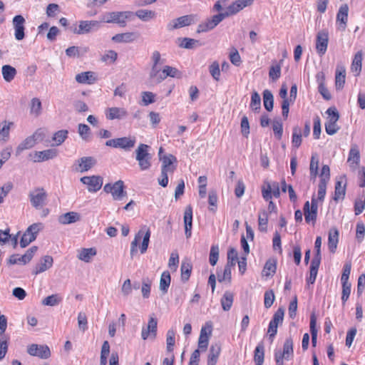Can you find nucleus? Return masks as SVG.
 Returning a JSON list of instances; mask_svg holds the SVG:
<instances>
[{
  "label": "nucleus",
  "mask_w": 365,
  "mask_h": 365,
  "mask_svg": "<svg viewBox=\"0 0 365 365\" xmlns=\"http://www.w3.org/2000/svg\"><path fill=\"white\" fill-rule=\"evenodd\" d=\"M317 317L314 313H312L310 316V333L312 335V344L313 346H316L317 340Z\"/></svg>",
  "instance_id": "nucleus-42"
},
{
  "label": "nucleus",
  "mask_w": 365,
  "mask_h": 365,
  "mask_svg": "<svg viewBox=\"0 0 365 365\" xmlns=\"http://www.w3.org/2000/svg\"><path fill=\"white\" fill-rule=\"evenodd\" d=\"M302 141V130L299 126H294L292 129V143L295 148H299Z\"/></svg>",
  "instance_id": "nucleus-51"
},
{
  "label": "nucleus",
  "mask_w": 365,
  "mask_h": 365,
  "mask_svg": "<svg viewBox=\"0 0 365 365\" xmlns=\"http://www.w3.org/2000/svg\"><path fill=\"white\" fill-rule=\"evenodd\" d=\"M317 81L319 82V87H318V90H319V92L320 93V94L323 96V98L325 99V100H330L331 98V96L329 93V91H328V89L326 88L324 83V75L323 73H318L317 74Z\"/></svg>",
  "instance_id": "nucleus-34"
},
{
  "label": "nucleus",
  "mask_w": 365,
  "mask_h": 365,
  "mask_svg": "<svg viewBox=\"0 0 365 365\" xmlns=\"http://www.w3.org/2000/svg\"><path fill=\"white\" fill-rule=\"evenodd\" d=\"M194 22V16L192 15H185L170 21L167 24V29L173 31L184 26L191 25Z\"/></svg>",
  "instance_id": "nucleus-12"
},
{
  "label": "nucleus",
  "mask_w": 365,
  "mask_h": 365,
  "mask_svg": "<svg viewBox=\"0 0 365 365\" xmlns=\"http://www.w3.org/2000/svg\"><path fill=\"white\" fill-rule=\"evenodd\" d=\"M272 129L277 139L281 140L283 134V124L280 118H275L273 120Z\"/></svg>",
  "instance_id": "nucleus-54"
},
{
  "label": "nucleus",
  "mask_w": 365,
  "mask_h": 365,
  "mask_svg": "<svg viewBox=\"0 0 365 365\" xmlns=\"http://www.w3.org/2000/svg\"><path fill=\"white\" fill-rule=\"evenodd\" d=\"M43 228V225L41 222L31 225L23 234L20 240V246L22 248L27 247L31 242L36 239L38 233Z\"/></svg>",
  "instance_id": "nucleus-4"
},
{
  "label": "nucleus",
  "mask_w": 365,
  "mask_h": 365,
  "mask_svg": "<svg viewBox=\"0 0 365 365\" xmlns=\"http://www.w3.org/2000/svg\"><path fill=\"white\" fill-rule=\"evenodd\" d=\"M28 353L31 356H36L41 359H47L51 355V351L47 346L31 344L28 348Z\"/></svg>",
  "instance_id": "nucleus-17"
},
{
  "label": "nucleus",
  "mask_w": 365,
  "mask_h": 365,
  "mask_svg": "<svg viewBox=\"0 0 365 365\" xmlns=\"http://www.w3.org/2000/svg\"><path fill=\"white\" fill-rule=\"evenodd\" d=\"M329 42V34L325 30L317 33L316 38V50L318 54L322 56L325 54Z\"/></svg>",
  "instance_id": "nucleus-13"
},
{
  "label": "nucleus",
  "mask_w": 365,
  "mask_h": 365,
  "mask_svg": "<svg viewBox=\"0 0 365 365\" xmlns=\"http://www.w3.org/2000/svg\"><path fill=\"white\" fill-rule=\"evenodd\" d=\"M262 195L266 201L271 200L272 196L278 198L280 196L279 183L273 182L271 184L268 181H264V185L262 187Z\"/></svg>",
  "instance_id": "nucleus-7"
},
{
  "label": "nucleus",
  "mask_w": 365,
  "mask_h": 365,
  "mask_svg": "<svg viewBox=\"0 0 365 365\" xmlns=\"http://www.w3.org/2000/svg\"><path fill=\"white\" fill-rule=\"evenodd\" d=\"M294 356L293 340L291 336L287 338L283 345V351H277L274 354L277 365H284L283 359L289 360Z\"/></svg>",
  "instance_id": "nucleus-5"
},
{
  "label": "nucleus",
  "mask_w": 365,
  "mask_h": 365,
  "mask_svg": "<svg viewBox=\"0 0 365 365\" xmlns=\"http://www.w3.org/2000/svg\"><path fill=\"white\" fill-rule=\"evenodd\" d=\"M150 148L149 145L140 143L135 150V159L141 170H147L151 166L152 155L149 153Z\"/></svg>",
  "instance_id": "nucleus-2"
},
{
  "label": "nucleus",
  "mask_w": 365,
  "mask_h": 365,
  "mask_svg": "<svg viewBox=\"0 0 365 365\" xmlns=\"http://www.w3.org/2000/svg\"><path fill=\"white\" fill-rule=\"evenodd\" d=\"M221 351V346L219 344H212L209 350L207 357V365H215Z\"/></svg>",
  "instance_id": "nucleus-30"
},
{
  "label": "nucleus",
  "mask_w": 365,
  "mask_h": 365,
  "mask_svg": "<svg viewBox=\"0 0 365 365\" xmlns=\"http://www.w3.org/2000/svg\"><path fill=\"white\" fill-rule=\"evenodd\" d=\"M28 257L24 256V255L19 256L17 254H14L9 257V258L7 260V264L9 265H13L16 264H26L28 262H29L27 259Z\"/></svg>",
  "instance_id": "nucleus-55"
},
{
  "label": "nucleus",
  "mask_w": 365,
  "mask_h": 365,
  "mask_svg": "<svg viewBox=\"0 0 365 365\" xmlns=\"http://www.w3.org/2000/svg\"><path fill=\"white\" fill-rule=\"evenodd\" d=\"M151 281L149 278H143L142 281L141 292L143 297L145 299L148 298L150 294Z\"/></svg>",
  "instance_id": "nucleus-63"
},
{
  "label": "nucleus",
  "mask_w": 365,
  "mask_h": 365,
  "mask_svg": "<svg viewBox=\"0 0 365 365\" xmlns=\"http://www.w3.org/2000/svg\"><path fill=\"white\" fill-rule=\"evenodd\" d=\"M53 259L51 256L46 255L42 257L40 262L36 265L32 273L34 275H37L40 273H42L49 268H51L53 265Z\"/></svg>",
  "instance_id": "nucleus-20"
},
{
  "label": "nucleus",
  "mask_w": 365,
  "mask_h": 365,
  "mask_svg": "<svg viewBox=\"0 0 365 365\" xmlns=\"http://www.w3.org/2000/svg\"><path fill=\"white\" fill-rule=\"evenodd\" d=\"M76 81L82 84H93L97 78L95 76V73L92 71H86L78 73L75 77Z\"/></svg>",
  "instance_id": "nucleus-26"
},
{
  "label": "nucleus",
  "mask_w": 365,
  "mask_h": 365,
  "mask_svg": "<svg viewBox=\"0 0 365 365\" xmlns=\"http://www.w3.org/2000/svg\"><path fill=\"white\" fill-rule=\"evenodd\" d=\"M349 6L346 4L341 5L336 14V25L339 31H345L348 21Z\"/></svg>",
  "instance_id": "nucleus-15"
},
{
  "label": "nucleus",
  "mask_w": 365,
  "mask_h": 365,
  "mask_svg": "<svg viewBox=\"0 0 365 365\" xmlns=\"http://www.w3.org/2000/svg\"><path fill=\"white\" fill-rule=\"evenodd\" d=\"M81 182L88 185L90 192L98 191L103 185V178L99 175L84 176L80 179Z\"/></svg>",
  "instance_id": "nucleus-11"
},
{
  "label": "nucleus",
  "mask_w": 365,
  "mask_h": 365,
  "mask_svg": "<svg viewBox=\"0 0 365 365\" xmlns=\"http://www.w3.org/2000/svg\"><path fill=\"white\" fill-rule=\"evenodd\" d=\"M343 178L337 180L335 184L334 200L337 202L341 199H344L346 194V183L343 184Z\"/></svg>",
  "instance_id": "nucleus-33"
},
{
  "label": "nucleus",
  "mask_w": 365,
  "mask_h": 365,
  "mask_svg": "<svg viewBox=\"0 0 365 365\" xmlns=\"http://www.w3.org/2000/svg\"><path fill=\"white\" fill-rule=\"evenodd\" d=\"M342 284V293H341V301L344 305L346 301L349 299L351 294V283L349 282H341Z\"/></svg>",
  "instance_id": "nucleus-62"
},
{
  "label": "nucleus",
  "mask_w": 365,
  "mask_h": 365,
  "mask_svg": "<svg viewBox=\"0 0 365 365\" xmlns=\"http://www.w3.org/2000/svg\"><path fill=\"white\" fill-rule=\"evenodd\" d=\"M31 204L38 210L46 205L47 194L43 188H37L29 193Z\"/></svg>",
  "instance_id": "nucleus-8"
},
{
  "label": "nucleus",
  "mask_w": 365,
  "mask_h": 365,
  "mask_svg": "<svg viewBox=\"0 0 365 365\" xmlns=\"http://www.w3.org/2000/svg\"><path fill=\"white\" fill-rule=\"evenodd\" d=\"M100 23L97 21H81L78 28L75 27L73 32L77 34H84L91 31L93 28L98 29Z\"/></svg>",
  "instance_id": "nucleus-18"
},
{
  "label": "nucleus",
  "mask_w": 365,
  "mask_h": 365,
  "mask_svg": "<svg viewBox=\"0 0 365 365\" xmlns=\"http://www.w3.org/2000/svg\"><path fill=\"white\" fill-rule=\"evenodd\" d=\"M25 22L26 20L21 15H16L13 19L12 23L14 29V36L18 41H21L25 37Z\"/></svg>",
  "instance_id": "nucleus-14"
},
{
  "label": "nucleus",
  "mask_w": 365,
  "mask_h": 365,
  "mask_svg": "<svg viewBox=\"0 0 365 365\" xmlns=\"http://www.w3.org/2000/svg\"><path fill=\"white\" fill-rule=\"evenodd\" d=\"M1 72L4 79L6 82H11L16 75V70L10 65H4L1 68Z\"/></svg>",
  "instance_id": "nucleus-37"
},
{
  "label": "nucleus",
  "mask_w": 365,
  "mask_h": 365,
  "mask_svg": "<svg viewBox=\"0 0 365 365\" xmlns=\"http://www.w3.org/2000/svg\"><path fill=\"white\" fill-rule=\"evenodd\" d=\"M57 155L58 151L54 148H50L43 151H35L33 155V161L34 163H41L53 159Z\"/></svg>",
  "instance_id": "nucleus-16"
},
{
  "label": "nucleus",
  "mask_w": 365,
  "mask_h": 365,
  "mask_svg": "<svg viewBox=\"0 0 365 365\" xmlns=\"http://www.w3.org/2000/svg\"><path fill=\"white\" fill-rule=\"evenodd\" d=\"M209 343L208 336L204 328H202L198 339V349L205 351L207 349Z\"/></svg>",
  "instance_id": "nucleus-57"
},
{
  "label": "nucleus",
  "mask_w": 365,
  "mask_h": 365,
  "mask_svg": "<svg viewBox=\"0 0 365 365\" xmlns=\"http://www.w3.org/2000/svg\"><path fill=\"white\" fill-rule=\"evenodd\" d=\"M234 296L232 292L226 291L222 297L221 298L220 302L222 307L224 311H229L233 303Z\"/></svg>",
  "instance_id": "nucleus-40"
},
{
  "label": "nucleus",
  "mask_w": 365,
  "mask_h": 365,
  "mask_svg": "<svg viewBox=\"0 0 365 365\" xmlns=\"http://www.w3.org/2000/svg\"><path fill=\"white\" fill-rule=\"evenodd\" d=\"M13 125L11 122L4 121L0 123V140L6 141L9 137V131L11 125Z\"/></svg>",
  "instance_id": "nucleus-49"
},
{
  "label": "nucleus",
  "mask_w": 365,
  "mask_h": 365,
  "mask_svg": "<svg viewBox=\"0 0 365 365\" xmlns=\"http://www.w3.org/2000/svg\"><path fill=\"white\" fill-rule=\"evenodd\" d=\"M132 15L130 11H113L106 15L104 21L106 23H115L120 26H125V20Z\"/></svg>",
  "instance_id": "nucleus-10"
},
{
  "label": "nucleus",
  "mask_w": 365,
  "mask_h": 365,
  "mask_svg": "<svg viewBox=\"0 0 365 365\" xmlns=\"http://www.w3.org/2000/svg\"><path fill=\"white\" fill-rule=\"evenodd\" d=\"M138 38V34L135 32L118 34L112 37V40L116 43H130Z\"/></svg>",
  "instance_id": "nucleus-25"
},
{
  "label": "nucleus",
  "mask_w": 365,
  "mask_h": 365,
  "mask_svg": "<svg viewBox=\"0 0 365 365\" xmlns=\"http://www.w3.org/2000/svg\"><path fill=\"white\" fill-rule=\"evenodd\" d=\"M230 16L227 11L224 13H220L214 15L210 19H208L205 24H200L197 29V33L205 32L213 29L217 26L225 18Z\"/></svg>",
  "instance_id": "nucleus-9"
},
{
  "label": "nucleus",
  "mask_w": 365,
  "mask_h": 365,
  "mask_svg": "<svg viewBox=\"0 0 365 365\" xmlns=\"http://www.w3.org/2000/svg\"><path fill=\"white\" fill-rule=\"evenodd\" d=\"M160 160L163 161V165L161 167L162 170H166L171 172H173L175 168H170V165L173 164L174 161H176V158L173 155H169L168 156H164L163 158H160Z\"/></svg>",
  "instance_id": "nucleus-59"
},
{
  "label": "nucleus",
  "mask_w": 365,
  "mask_h": 365,
  "mask_svg": "<svg viewBox=\"0 0 365 365\" xmlns=\"http://www.w3.org/2000/svg\"><path fill=\"white\" fill-rule=\"evenodd\" d=\"M365 237V225L363 222L359 221L356 225V240L358 243H361Z\"/></svg>",
  "instance_id": "nucleus-58"
},
{
  "label": "nucleus",
  "mask_w": 365,
  "mask_h": 365,
  "mask_svg": "<svg viewBox=\"0 0 365 365\" xmlns=\"http://www.w3.org/2000/svg\"><path fill=\"white\" fill-rule=\"evenodd\" d=\"M62 301V297L58 294H51L42 300V304L45 306H56Z\"/></svg>",
  "instance_id": "nucleus-52"
},
{
  "label": "nucleus",
  "mask_w": 365,
  "mask_h": 365,
  "mask_svg": "<svg viewBox=\"0 0 365 365\" xmlns=\"http://www.w3.org/2000/svg\"><path fill=\"white\" fill-rule=\"evenodd\" d=\"M96 255V250L95 248H83L79 252L78 257L85 262H90Z\"/></svg>",
  "instance_id": "nucleus-38"
},
{
  "label": "nucleus",
  "mask_w": 365,
  "mask_h": 365,
  "mask_svg": "<svg viewBox=\"0 0 365 365\" xmlns=\"http://www.w3.org/2000/svg\"><path fill=\"white\" fill-rule=\"evenodd\" d=\"M67 130H61L56 132L52 138L53 140L55 141L56 145H61L68 137Z\"/></svg>",
  "instance_id": "nucleus-60"
},
{
  "label": "nucleus",
  "mask_w": 365,
  "mask_h": 365,
  "mask_svg": "<svg viewBox=\"0 0 365 365\" xmlns=\"http://www.w3.org/2000/svg\"><path fill=\"white\" fill-rule=\"evenodd\" d=\"M250 108L255 112H259L261 109V98L259 93L254 91L251 96Z\"/></svg>",
  "instance_id": "nucleus-50"
},
{
  "label": "nucleus",
  "mask_w": 365,
  "mask_h": 365,
  "mask_svg": "<svg viewBox=\"0 0 365 365\" xmlns=\"http://www.w3.org/2000/svg\"><path fill=\"white\" fill-rule=\"evenodd\" d=\"M184 225L185 233L187 238H190L192 235V207L191 205H187L184 212Z\"/></svg>",
  "instance_id": "nucleus-19"
},
{
  "label": "nucleus",
  "mask_w": 365,
  "mask_h": 365,
  "mask_svg": "<svg viewBox=\"0 0 365 365\" xmlns=\"http://www.w3.org/2000/svg\"><path fill=\"white\" fill-rule=\"evenodd\" d=\"M157 319L153 317H150L148 321L147 328L145 329L143 327L142 329L141 336L144 340L148 339L150 334L153 335V337H155L157 332Z\"/></svg>",
  "instance_id": "nucleus-28"
},
{
  "label": "nucleus",
  "mask_w": 365,
  "mask_h": 365,
  "mask_svg": "<svg viewBox=\"0 0 365 365\" xmlns=\"http://www.w3.org/2000/svg\"><path fill=\"white\" fill-rule=\"evenodd\" d=\"M106 115L108 120H120L128 115V111L123 108L112 107L107 110Z\"/></svg>",
  "instance_id": "nucleus-23"
},
{
  "label": "nucleus",
  "mask_w": 365,
  "mask_h": 365,
  "mask_svg": "<svg viewBox=\"0 0 365 365\" xmlns=\"http://www.w3.org/2000/svg\"><path fill=\"white\" fill-rule=\"evenodd\" d=\"M123 181L119 180L114 183V188L112 190V197L114 200H120L123 197L126 196L127 192L124 190Z\"/></svg>",
  "instance_id": "nucleus-27"
},
{
  "label": "nucleus",
  "mask_w": 365,
  "mask_h": 365,
  "mask_svg": "<svg viewBox=\"0 0 365 365\" xmlns=\"http://www.w3.org/2000/svg\"><path fill=\"white\" fill-rule=\"evenodd\" d=\"M143 237V242L141 245L140 246V251L142 254H144L148 247L150 237V231L148 227L146 226H143L141 229L138 232V233L135 235L134 240L131 242L130 244V256L131 258L134 257V255L138 252V245L139 241Z\"/></svg>",
  "instance_id": "nucleus-1"
},
{
  "label": "nucleus",
  "mask_w": 365,
  "mask_h": 365,
  "mask_svg": "<svg viewBox=\"0 0 365 365\" xmlns=\"http://www.w3.org/2000/svg\"><path fill=\"white\" fill-rule=\"evenodd\" d=\"M320 263L316 260L311 261L309 277L307 279L308 284H314L315 282Z\"/></svg>",
  "instance_id": "nucleus-41"
},
{
  "label": "nucleus",
  "mask_w": 365,
  "mask_h": 365,
  "mask_svg": "<svg viewBox=\"0 0 365 365\" xmlns=\"http://www.w3.org/2000/svg\"><path fill=\"white\" fill-rule=\"evenodd\" d=\"M346 69L342 66H337L335 76V85L336 89H341L345 83Z\"/></svg>",
  "instance_id": "nucleus-31"
},
{
  "label": "nucleus",
  "mask_w": 365,
  "mask_h": 365,
  "mask_svg": "<svg viewBox=\"0 0 365 365\" xmlns=\"http://www.w3.org/2000/svg\"><path fill=\"white\" fill-rule=\"evenodd\" d=\"M277 261L274 259H269L264 267L263 275L269 277L273 275L276 272Z\"/></svg>",
  "instance_id": "nucleus-44"
},
{
  "label": "nucleus",
  "mask_w": 365,
  "mask_h": 365,
  "mask_svg": "<svg viewBox=\"0 0 365 365\" xmlns=\"http://www.w3.org/2000/svg\"><path fill=\"white\" fill-rule=\"evenodd\" d=\"M192 266L188 261H182L181 264V279L183 282H187L191 274Z\"/></svg>",
  "instance_id": "nucleus-43"
},
{
  "label": "nucleus",
  "mask_w": 365,
  "mask_h": 365,
  "mask_svg": "<svg viewBox=\"0 0 365 365\" xmlns=\"http://www.w3.org/2000/svg\"><path fill=\"white\" fill-rule=\"evenodd\" d=\"M41 102L38 98H34L31 101L30 113L35 116H38L41 113Z\"/></svg>",
  "instance_id": "nucleus-56"
},
{
  "label": "nucleus",
  "mask_w": 365,
  "mask_h": 365,
  "mask_svg": "<svg viewBox=\"0 0 365 365\" xmlns=\"http://www.w3.org/2000/svg\"><path fill=\"white\" fill-rule=\"evenodd\" d=\"M78 133L83 140L86 141L90 140L91 129L88 125L83 123H80L78 125Z\"/></svg>",
  "instance_id": "nucleus-61"
},
{
  "label": "nucleus",
  "mask_w": 365,
  "mask_h": 365,
  "mask_svg": "<svg viewBox=\"0 0 365 365\" xmlns=\"http://www.w3.org/2000/svg\"><path fill=\"white\" fill-rule=\"evenodd\" d=\"M263 104L267 111L270 112L272 110L274 107V96L272 92L268 89L263 91Z\"/></svg>",
  "instance_id": "nucleus-36"
},
{
  "label": "nucleus",
  "mask_w": 365,
  "mask_h": 365,
  "mask_svg": "<svg viewBox=\"0 0 365 365\" xmlns=\"http://www.w3.org/2000/svg\"><path fill=\"white\" fill-rule=\"evenodd\" d=\"M135 15L143 21H148L154 17L155 12L150 10L140 9L135 12Z\"/></svg>",
  "instance_id": "nucleus-64"
},
{
  "label": "nucleus",
  "mask_w": 365,
  "mask_h": 365,
  "mask_svg": "<svg viewBox=\"0 0 365 365\" xmlns=\"http://www.w3.org/2000/svg\"><path fill=\"white\" fill-rule=\"evenodd\" d=\"M362 56V51H359L355 54L354 58L353 59L351 69L353 72L356 73L355 76H359L361 71Z\"/></svg>",
  "instance_id": "nucleus-35"
},
{
  "label": "nucleus",
  "mask_w": 365,
  "mask_h": 365,
  "mask_svg": "<svg viewBox=\"0 0 365 365\" xmlns=\"http://www.w3.org/2000/svg\"><path fill=\"white\" fill-rule=\"evenodd\" d=\"M264 359V346L262 343H259L255 349L254 361L255 364H263Z\"/></svg>",
  "instance_id": "nucleus-46"
},
{
  "label": "nucleus",
  "mask_w": 365,
  "mask_h": 365,
  "mask_svg": "<svg viewBox=\"0 0 365 365\" xmlns=\"http://www.w3.org/2000/svg\"><path fill=\"white\" fill-rule=\"evenodd\" d=\"M347 162L353 171H354L359 165L360 153L356 145H353L349 153Z\"/></svg>",
  "instance_id": "nucleus-21"
},
{
  "label": "nucleus",
  "mask_w": 365,
  "mask_h": 365,
  "mask_svg": "<svg viewBox=\"0 0 365 365\" xmlns=\"http://www.w3.org/2000/svg\"><path fill=\"white\" fill-rule=\"evenodd\" d=\"M171 277L170 274L168 271H164L160 277V289L163 294L168 292V288L170 284Z\"/></svg>",
  "instance_id": "nucleus-39"
},
{
  "label": "nucleus",
  "mask_w": 365,
  "mask_h": 365,
  "mask_svg": "<svg viewBox=\"0 0 365 365\" xmlns=\"http://www.w3.org/2000/svg\"><path fill=\"white\" fill-rule=\"evenodd\" d=\"M80 220L81 215L76 212H68L58 217V222L62 225L74 223Z\"/></svg>",
  "instance_id": "nucleus-29"
},
{
  "label": "nucleus",
  "mask_w": 365,
  "mask_h": 365,
  "mask_svg": "<svg viewBox=\"0 0 365 365\" xmlns=\"http://www.w3.org/2000/svg\"><path fill=\"white\" fill-rule=\"evenodd\" d=\"M326 113L329 116L327 121L325 123V130L328 135H332L336 133L340 128L337 125L339 113L335 107L329 108Z\"/></svg>",
  "instance_id": "nucleus-3"
},
{
  "label": "nucleus",
  "mask_w": 365,
  "mask_h": 365,
  "mask_svg": "<svg viewBox=\"0 0 365 365\" xmlns=\"http://www.w3.org/2000/svg\"><path fill=\"white\" fill-rule=\"evenodd\" d=\"M268 223V212L263 210L258 215L259 230L261 232H267Z\"/></svg>",
  "instance_id": "nucleus-45"
},
{
  "label": "nucleus",
  "mask_w": 365,
  "mask_h": 365,
  "mask_svg": "<svg viewBox=\"0 0 365 365\" xmlns=\"http://www.w3.org/2000/svg\"><path fill=\"white\" fill-rule=\"evenodd\" d=\"M254 0H237L230 5L226 11L229 16L236 14L244 8L250 6L253 4Z\"/></svg>",
  "instance_id": "nucleus-22"
},
{
  "label": "nucleus",
  "mask_w": 365,
  "mask_h": 365,
  "mask_svg": "<svg viewBox=\"0 0 365 365\" xmlns=\"http://www.w3.org/2000/svg\"><path fill=\"white\" fill-rule=\"evenodd\" d=\"M77 162L79 168H76V170L81 173L89 170L96 163V159L93 157H82Z\"/></svg>",
  "instance_id": "nucleus-24"
},
{
  "label": "nucleus",
  "mask_w": 365,
  "mask_h": 365,
  "mask_svg": "<svg viewBox=\"0 0 365 365\" xmlns=\"http://www.w3.org/2000/svg\"><path fill=\"white\" fill-rule=\"evenodd\" d=\"M202 45V43L198 40L185 37L182 38V42L179 46L184 48L192 49L194 48L201 46Z\"/></svg>",
  "instance_id": "nucleus-47"
},
{
  "label": "nucleus",
  "mask_w": 365,
  "mask_h": 365,
  "mask_svg": "<svg viewBox=\"0 0 365 365\" xmlns=\"http://www.w3.org/2000/svg\"><path fill=\"white\" fill-rule=\"evenodd\" d=\"M339 242V231L334 228L329 230L328 237V247L331 252L334 253L337 247Z\"/></svg>",
  "instance_id": "nucleus-32"
},
{
  "label": "nucleus",
  "mask_w": 365,
  "mask_h": 365,
  "mask_svg": "<svg viewBox=\"0 0 365 365\" xmlns=\"http://www.w3.org/2000/svg\"><path fill=\"white\" fill-rule=\"evenodd\" d=\"M238 259V253L236 249L230 247L227 252V262L226 264L227 267L232 268L236 264Z\"/></svg>",
  "instance_id": "nucleus-53"
},
{
  "label": "nucleus",
  "mask_w": 365,
  "mask_h": 365,
  "mask_svg": "<svg viewBox=\"0 0 365 365\" xmlns=\"http://www.w3.org/2000/svg\"><path fill=\"white\" fill-rule=\"evenodd\" d=\"M36 144V143L30 136L27 137L18 145L16 151V155H19L24 150L32 148Z\"/></svg>",
  "instance_id": "nucleus-48"
},
{
  "label": "nucleus",
  "mask_w": 365,
  "mask_h": 365,
  "mask_svg": "<svg viewBox=\"0 0 365 365\" xmlns=\"http://www.w3.org/2000/svg\"><path fill=\"white\" fill-rule=\"evenodd\" d=\"M135 138L129 137H122L108 140L106 142V145L115 148H121L125 150H130L135 145Z\"/></svg>",
  "instance_id": "nucleus-6"
}]
</instances>
